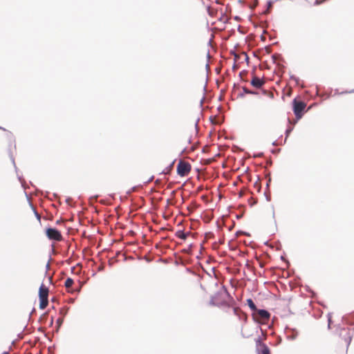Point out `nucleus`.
<instances>
[{"mask_svg":"<svg viewBox=\"0 0 354 354\" xmlns=\"http://www.w3.org/2000/svg\"><path fill=\"white\" fill-rule=\"evenodd\" d=\"M74 283L73 280L71 278H68L65 281V287L68 289V292H73V290H71V288L72 287L73 284Z\"/></svg>","mask_w":354,"mask_h":354,"instance_id":"obj_10","label":"nucleus"},{"mask_svg":"<svg viewBox=\"0 0 354 354\" xmlns=\"http://www.w3.org/2000/svg\"><path fill=\"white\" fill-rule=\"evenodd\" d=\"M234 314L244 324L248 322V315L243 311H242L239 308L235 307L234 308Z\"/></svg>","mask_w":354,"mask_h":354,"instance_id":"obj_6","label":"nucleus"},{"mask_svg":"<svg viewBox=\"0 0 354 354\" xmlns=\"http://www.w3.org/2000/svg\"><path fill=\"white\" fill-rule=\"evenodd\" d=\"M39 308L41 309H45L48 304V288H46L44 284L39 288Z\"/></svg>","mask_w":354,"mask_h":354,"instance_id":"obj_2","label":"nucleus"},{"mask_svg":"<svg viewBox=\"0 0 354 354\" xmlns=\"http://www.w3.org/2000/svg\"><path fill=\"white\" fill-rule=\"evenodd\" d=\"M259 342H260L259 341ZM261 346V354H270V351L269 348L264 344L259 343Z\"/></svg>","mask_w":354,"mask_h":354,"instance_id":"obj_11","label":"nucleus"},{"mask_svg":"<svg viewBox=\"0 0 354 354\" xmlns=\"http://www.w3.org/2000/svg\"><path fill=\"white\" fill-rule=\"evenodd\" d=\"M306 106V104L302 101L295 99L293 100V111L297 119H300L302 117L303 111Z\"/></svg>","mask_w":354,"mask_h":354,"instance_id":"obj_3","label":"nucleus"},{"mask_svg":"<svg viewBox=\"0 0 354 354\" xmlns=\"http://www.w3.org/2000/svg\"><path fill=\"white\" fill-rule=\"evenodd\" d=\"M266 83L263 79L254 76L251 80V84L257 88H259L264 85Z\"/></svg>","mask_w":354,"mask_h":354,"instance_id":"obj_8","label":"nucleus"},{"mask_svg":"<svg viewBox=\"0 0 354 354\" xmlns=\"http://www.w3.org/2000/svg\"><path fill=\"white\" fill-rule=\"evenodd\" d=\"M269 95H270V96L271 97H273V93H272L270 92V93H269Z\"/></svg>","mask_w":354,"mask_h":354,"instance_id":"obj_15","label":"nucleus"},{"mask_svg":"<svg viewBox=\"0 0 354 354\" xmlns=\"http://www.w3.org/2000/svg\"><path fill=\"white\" fill-rule=\"evenodd\" d=\"M189 232L185 233L182 230H178L176 232V236L182 240H186L189 236Z\"/></svg>","mask_w":354,"mask_h":354,"instance_id":"obj_9","label":"nucleus"},{"mask_svg":"<svg viewBox=\"0 0 354 354\" xmlns=\"http://www.w3.org/2000/svg\"><path fill=\"white\" fill-rule=\"evenodd\" d=\"M247 304L252 310H254V311L257 310L256 305L254 304V303L253 302L252 299H248Z\"/></svg>","mask_w":354,"mask_h":354,"instance_id":"obj_12","label":"nucleus"},{"mask_svg":"<svg viewBox=\"0 0 354 354\" xmlns=\"http://www.w3.org/2000/svg\"><path fill=\"white\" fill-rule=\"evenodd\" d=\"M177 174L180 176H187L191 171V165L189 162L180 160L177 165Z\"/></svg>","mask_w":354,"mask_h":354,"instance_id":"obj_4","label":"nucleus"},{"mask_svg":"<svg viewBox=\"0 0 354 354\" xmlns=\"http://www.w3.org/2000/svg\"><path fill=\"white\" fill-rule=\"evenodd\" d=\"M46 235L50 240L55 241H61L63 239L61 232L53 227H48L46 230Z\"/></svg>","mask_w":354,"mask_h":354,"instance_id":"obj_5","label":"nucleus"},{"mask_svg":"<svg viewBox=\"0 0 354 354\" xmlns=\"http://www.w3.org/2000/svg\"><path fill=\"white\" fill-rule=\"evenodd\" d=\"M326 1V0H316L315 2V5H316V6L320 5L321 3L325 2Z\"/></svg>","mask_w":354,"mask_h":354,"instance_id":"obj_13","label":"nucleus"},{"mask_svg":"<svg viewBox=\"0 0 354 354\" xmlns=\"http://www.w3.org/2000/svg\"><path fill=\"white\" fill-rule=\"evenodd\" d=\"M234 300L230 297L227 290L223 288L221 290L218 291L214 296L212 297L210 300V304L216 306H232Z\"/></svg>","mask_w":354,"mask_h":354,"instance_id":"obj_1","label":"nucleus"},{"mask_svg":"<svg viewBox=\"0 0 354 354\" xmlns=\"http://www.w3.org/2000/svg\"><path fill=\"white\" fill-rule=\"evenodd\" d=\"M3 354H9L8 352H4Z\"/></svg>","mask_w":354,"mask_h":354,"instance_id":"obj_17","label":"nucleus"},{"mask_svg":"<svg viewBox=\"0 0 354 354\" xmlns=\"http://www.w3.org/2000/svg\"><path fill=\"white\" fill-rule=\"evenodd\" d=\"M353 91H346L345 93H352V92H353Z\"/></svg>","mask_w":354,"mask_h":354,"instance_id":"obj_16","label":"nucleus"},{"mask_svg":"<svg viewBox=\"0 0 354 354\" xmlns=\"http://www.w3.org/2000/svg\"><path fill=\"white\" fill-rule=\"evenodd\" d=\"M243 89V91H244V92H245V93H254V92L250 91L249 89H248L247 88H245V87H244Z\"/></svg>","mask_w":354,"mask_h":354,"instance_id":"obj_14","label":"nucleus"},{"mask_svg":"<svg viewBox=\"0 0 354 354\" xmlns=\"http://www.w3.org/2000/svg\"><path fill=\"white\" fill-rule=\"evenodd\" d=\"M257 315L259 318H257L258 322L266 321L270 318V313L266 310H257Z\"/></svg>","mask_w":354,"mask_h":354,"instance_id":"obj_7","label":"nucleus"}]
</instances>
